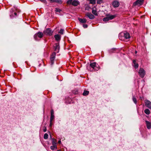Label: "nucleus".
I'll list each match as a JSON object with an SVG mask.
<instances>
[{
	"label": "nucleus",
	"instance_id": "obj_1",
	"mask_svg": "<svg viewBox=\"0 0 151 151\" xmlns=\"http://www.w3.org/2000/svg\"><path fill=\"white\" fill-rule=\"evenodd\" d=\"M119 39L122 40H123L124 38L126 39H128L130 37L129 34L126 32H124L119 34Z\"/></svg>",
	"mask_w": 151,
	"mask_h": 151
},
{
	"label": "nucleus",
	"instance_id": "obj_2",
	"mask_svg": "<svg viewBox=\"0 0 151 151\" xmlns=\"http://www.w3.org/2000/svg\"><path fill=\"white\" fill-rule=\"evenodd\" d=\"M89 68V69L88 67L87 68L90 71H93V70H98L99 69V66L98 65L97 66V65H96V63L95 62L90 63Z\"/></svg>",
	"mask_w": 151,
	"mask_h": 151
},
{
	"label": "nucleus",
	"instance_id": "obj_3",
	"mask_svg": "<svg viewBox=\"0 0 151 151\" xmlns=\"http://www.w3.org/2000/svg\"><path fill=\"white\" fill-rule=\"evenodd\" d=\"M79 2L77 0H68L67 1V4H71L74 6H77L79 4Z\"/></svg>",
	"mask_w": 151,
	"mask_h": 151
},
{
	"label": "nucleus",
	"instance_id": "obj_4",
	"mask_svg": "<svg viewBox=\"0 0 151 151\" xmlns=\"http://www.w3.org/2000/svg\"><path fill=\"white\" fill-rule=\"evenodd\" d=\"M115 17V15H108L107 17L104 18L103 20L104 22L108 21L114 19Z\"/></svg>",
	"mask_w": 151,
	"mask_h": 151
},
{
	"label": "nucleus",
	"instance_id": "obj_5",
	"mask_svg": "<svg viewBox=\"0 0 151 151\" xmlns=\"http://www.w3.org/2000/svg\"><path fill=\"white\" fill-rule=\"evenodd\" d=\"M43 36V34L42 32H38L36 33L34 35V38L35 40H38L37 37L39 38H41Z\"/></svg>",
	"mask_w": 151,
	"mask_h": 151
},
{
	"label": "nucleus",
	"instance_id": "obj_6",
	"mask_svg": "<svg viewBox=\"0 0 151 151\" xmlns=\"http://www.w3.org/2000/svg\"><path fill=\"white\" fill-rule=\"evenodd\" d=\"M139 74L141 77L143 78L145 76V72L143 68H141L139 70Z\"/></svg>",
	"mask_w": 151,
	"mask_h": 151
},
{
	"label": "nucleus",
	"instance_id": "obj_7",
	"mask_svg": "<svg viewBox=\"0 0 151 151\" xmlns=\"http://www.w3.org/2000/svg\"><path fill=\"white\" fill-rule=\"evenodd\" d=\"M55 52H54L51 55L50 58L51 65H52L54 63V60L55 58Z\"/></svg>",
	"mask_w": 151,
	"mask_h": 151
},
{
	"label": "nucleus",
	"instance_id": "obj_8",
	"mask_svg": "<svg viewBox=\"0 0 151 151\" xmlns=\"http://www.w3.org/2000/svg\"><path fill=\"white\" fill-rule=\"evenodd\" d=\"M53 32V31L50 28L47 29L44 31L45 34L49 36L52 35Z\"/></svg>",
	"mask_w": 151,
	"mask_h": 151
},
{
	"label": "nucleus",
	"instance_id": "obj_9",
	"mask_svg": "<svg viewBox=\"0 0 151 151\" xmlns=\"http://www.w3.org/2000/svg\"><path fill=\"white\" fill-rule=\"evenodd\" d=\"M144 0H137L134 3L133 5L134 6L138 5L139 6L142 4Z\"/></svg>",
	"mask_w": 151,
	"mask_h": 151
},
{
	"label": "nucleus",
	"instance_id": "obj_10",
	"mask_svg": "<svg viewBox=\"0 0 151 151\" xmlns=\"http://www.w3.org/2000/svg\"><path fill=\"white\" fill-rule=\"evenodd\" d=\"M54 51L55 52H59L60 47L59 44L58 43L55 44L54 45Z\"/></svg>",
	"mask_w": 151,
	"mask_h": 151
},
{
	"label": "nucleus",
	"instance_id": "obj_11",
	"mask_svg": "<svg viewBox=\"0 0 151 151\" xmlns=\"http://www.w3.org/2000/svg\"><path fill=\"white\" fill-rule=\"evenodd\" d=\"M86 15L91 19H93L95 17V16L91 13L87 12L86 14Z\"/></svg>",
	"mask_w": 151,
	"mask_h": 151
},
{
	"label": "nucleus",
	"instance_id": "obj_12",
	"mask_svg": "<svg viewBox=\"0 0 151 151\" xmlns=\"http://www.w3.org/2000/svg\"><path fill=\"white\" fill-rule=\"evenodd\" d=\"M145 103L146 106L150 109H151V102L147 100H145Z\"/></svg>",
	"mask_w": 151,
	"mask_h": 151
},
{
	"label": "nucleus",
	"instance_id": "obj_13",
	"mask_svg": "<svg viewBox=\"0 0 151 151\" xmlns=\"http://www.w3.org/2000/svg\"><path fill=\"white\" fill-rule=\"evenodd\" d=\"M119 5V3L117 1H114L113 2L112 5L114 7H118Z\"/></svg>",
	"mask_w": 151,
	"mask_h": 151
},
{
	"label": "nucleus",
	"instance_id": "obj_14",
	"mask_svg": "<svg viewBox=\"0 0 151 151\" xmlns=\"http://www.w3.org/2000/svg\"><path fill=\"white\" fill-rule=\"evenodd\" d=\"M97 9L95 7L93 8L92 10V13L95 16H97L98 14L97 12Z\"/></svg>",
	"mask_w": 151,
	"mask_h": 151
},
{
	"label": "nucleus",
	"instance_id": "obj_15",
	"mask_svg": "<svg viewBox=\"0 0 151 151\" xmlns=\"http://www.w3.org/2000/svg\"><path fill=\"white\" fill-rule=\"evenodd\" d=\"M145 122L147 129H150L151 128V122L147 121H146Z\"/></svg>",
	"mask_w": 151,
	"mask_h": 151
},
{
	"label": "nucleus",
	"instance_id": "obj_16",
	"mask_svg": "<svg viewBox=\"0 0 151 151\" xmlns=\"http://www.w3.org/2000/svg\"><path fill=\"white\" fill-rule=\"evenodd\" d=\"M15 16H17V13L16 12H14L13 11L10 12V16L11 18H12Z\"/></svg>",
	"mask_w": 151,
	"mask_h": 151
},
{
	"label": "nucleus",
	"instance_id": "obj_17",
	"mask_svg": "<svg viewBox=\"0 0 151 151\" xmlns=\"http://www.w3.org/2000/svg\"><path fill=\"white\" fill-rule=\"evenodd\" d=\"M54 37L55 39V40L58 41L60 40L61 37L60 35L58 34L54 36Z\"/></svg>",
	"mask_w": 151,
	"mask_h": 151
},
{
	"label": "nucleus",
	"instance_id": "obj_18",
	"mask_svg": "<svg viewBox=\"0 0 151 151\" xmlns=\"http://www.w3.org/2000/svg\"><path fill=\"white\" fill-rule=\"evenodd\" d=\"M78 20L81 23H84L86 22V19L83 18V19L79 18Z\"/></svg>",
	"mask_w": 151,
	"mask_h": 151
},
{
	"label": "nucleus",
	"instance_id": "obj_19",
	"mask_svg": "<svg viewBox=\"0 0 151 151\" xmlns=\"http://www.w3.org/2000/svg\"><path fill=\"white\" fill-rule=\"evenodd\" d=\"M134 65L133 66L135 68H137L138 67V64L136 63L135 60H133V61Z\"/></svg>",
	"mask_w": 151,
	"mask_h": 151
},
{
	"label": "nucleus",
	"instance_id": "obj_20",
	"mask_svg": "<svg viewBox=\"0 0 151 151\" xmlns=\"http://www.w3.org/2000/svg\"><path fill=\"white\" fill-rule=\"evenodd\" d=\"M52 145H57V140L56 139L53 138L52 139Z\"/></svg>",
	"mask_w": 151,
	"mask_h": 151
},
{
	"label": "nucleus",
	"instance_id": "obj_21",
	"mask_svg": "<svg viewBox=\"0 0 151 151\" xmlns=\"http://www.w3.org/2000/svg\"><path fill=\"white\" fill-rule=\"evenodd\" d=\"M63 2L61 0H54V3H57L59 4H61Z\"/></svg>",
	"mask_w": 151,
	"mask_h": 151
},
{
	"label": "nucleus",
	"instance_id": "obj_22",
	"mask_svg": "<svg viewBox=\"0 0 151 151\" xmlns=\"http://www.w3.org/2000/svg\"><path fill=\"white\" fill-rule=\"evenodd\" d=\"M50 149L52 150H54L55 149H57V145H52L50 147Z\"/></svg>",
	"mask_w": 151,
	"mask_h": 151
},
{
	"label": "nucleus",
	"instance_id": "obj_23",
	"mask_svg": "<svg viewBox=\"0 0 151 151\" xmlns=\"http://www.w3.org/2000/svg\"><path fill=\"white\" fill-rule=\"evenodd\" d=\"M144 112L147 114H149L150 113V111L148 109H145Z\"/></svg>",
	"mask_w": 151,
	"mask_h": 151
},
{
	"label": "nucleus",
	"instance_id": "obj_24",
	"mask_svg": "<svg viewBox=\"0 0 151 151\" xmlns=\"http://www.w3.org/2000/svg\"><path fill=\"white\" fill-rule=\"evenodd\" d=\"M89 91H84L83 93V95L84 96H86L88 95L89 93Z\"/></svg>",
	"mask_w": 151,
	"mask_h": 151
},
{
	"label": "nucleus",
	"instance_id": "obj_25",
	"mask_svg": "<svg viewBox=\"0 0 151 151\" xmlns=\"http://www.w3.org/2000/svg\"><path fill=\"white\" fill-rule=\"evenodd\" d=\"M90 3L93 4H94L96 3V0H90Z\"/></svg>",
	"mask_w": 151,
	"mask_h": 151
},
{
	"label": "nucleus",
	"instance_id": "obj_26",
	"mask_svg": "<svg viewBox=\"0 0 151 151\" xmlns=\"http://www.w3.org/2000/svg\"><path fill=\"white\" fill-rule=\"evenodd\" d=\"M132 100H133V102H134V103L135 104H136L137 103V101L136 99V98L134 97V96H133Z\"/></svg>",
	"mask_w": 151,
	"mask_h": 151
},
{
	"label": "nucleus",
	"instance_id": "obj_27",
	"mask_svg": "<svg viewBox=\"0 0 151 151\" xmlns=\"http://www.w3.org/2000/svg\"><path fill=\"white\" fill-rule=\"evenodd\" d=\"M54 118V115H51L50 118V121H52Z\"/></svg>",
	"mask_w": 151,
	"mask_h": 151
},
{
	"label": "nucleus",
	"instance_id": "obj_28",
	"mask_svg": "<svg viewBox=\"0 0 151 151\" xmlns=\"http://www.w3.org/2000/svg\"><path fill=\"white\" fill-rule=\"evenodd\" d=\"M48 137V134L47 133H45L44 136V139H47Z\"/></svg>",
	"mask_w": 151,
	"mask_h": 151
},
{
	"label": "nucleus",
	"instance_id": "obj_29",
	"mask_svg": "<svg viewBox=\"0 0 151 151\" xmlns=\"http://www.w3.org/2000/svg\"><path fill=\"white\" fill-rule=\"evenodd\" d=\"M102 0H97V4H100L102 2Z\"/></svg>",
	"mask_w": 151,
	"mask_h": 151
},
{
	"label": "nucleus",
	"instance_id": "obj_30",
	"mask_svg": "<svg viewBox=\"0 0 151 151\" xmlns=\"http://www.w3.org/2000/svg\"><path fill=\"white\" fill-rule=\"evenodd\" d=\"M64 32V30L63 29H61L59 32V33L61 34H63V33Z\"/></svg>",
	"mask_w": 151,
	"mask_h": 151
},
{
	"label": "nucleus",
	"instance_id": "obj_31",
	"mask_svg": "<svg viewBox=\"0 0 151 151\" xmlns=\"http://www.w3.org/2000/svg\"><path fill=\"white\" fill-rule=\"evenodd\" d=\"M41 2L44 3L45 4H47V2L46 0H40Z\"/></svg>",
	"mask_w": 151,
	"mask_h": 151
},
{
	"label": "nucleus",
	"instance_id": "obj_32",
	"mask_svg": "<svg viewBox=\"0 0 151 151\" xmlns=\"http://www.w3.org/2000/svg\"><path fill=\"white\" fill-rule=\"evenodd\" d=\"M55 11L56 12H60L61 11V10L59 9L56 8L55 9Z\"/></svg>",
	"mask_w": 151,
	"mask_h": 151
},
{
	"label": "nucleus",
	"instance_id": "obj_33",
	"mask_svg": "<svg viewBox=\"0 0 151 151\" xmlns=\"http://www.w3.org/2000/svg\"><path fill=\"white\" fill-rule=\"evenodd\" d=\"M48 1H49L50 3H54V0H47Z\"/></svg>",
	"mask_w": 151,
	"mask_h": 151
},
{
	"label": "nucleus",
	"instance_id": "obj_34",
	"mask_svg": "<svg viewBox=\"0 0 151 151\" xmlns=\"http://www.w3.org/2000/svg\"><path fill=\"white\" fill-rule=\"evenodd\" d=\"M54 111L53 109H52L51 111V115H54Z\"/></svg>",
	"mask_w": 151,
	"mask_h": 151
},
{
	"label": "nucleus",
	"instance_id": "obj_35",
	"mask_svg": "<svg viewBox=\"0 0 151 151\" xmlns=\"http://www.w3.org/2000/svg\"><path fill=\"white\" fill-rule=\"evenodd\" d=\"M83 27L84 28H86L88 27V25L86 24H83Z\"/></svg>",
	"mask_w": 151,
	"mask_h": 151
},
{
	"label": "nucleus",
	"instance_id": "obj_36",
	"mask_svg": "<svg viewBox=\"0 0 151 151\" xmlns=\"http://www.w3.org/2000/svg\"><path fill=\"white\" fill-rule=\"evenodd\" d=\"M47 131V129L46 127H44V128L43 129V131L44 132H46Z\"/></svg>",
	"mask_w": 151,
	"mask_h": 151
},
{
	"label": "nucleus",
	"instance_id": "obj_37",
	"mask_svg": "<svg viewBox=\"0 0 151 151\" xmlns=\"http://www.w3.org/2000/svg\"><path fill=\"white\" fill-rule=\"evenodd\" d=\"M52 125V121H50V127H51Z\"/></svg>",
	"mask_w": 151,
	"mask_h": 151
},
{
	"label": "nucleus",
	"instance_id": "obj_38",
	"mask_svg": "<svg viewBox=\"0 0 151 151\" xmlns=\"http://www.w3.org/2000/svg\"><path fill=\"white\" fill-rule=\"evenodd\" d=\"M61 142V141L60 140H59L58 141V143H60Z\"/></svg>",
	"mask_w": 151,
	"mask_h": 151
},
{
	"label": "nucleus",
	"instance_id": "obj_39",
	"mask_svg": "<svg viewBox=\"0 0 151 151\" xmlns=\"http://www.w3.org/2000/svg\"><path fill=\"white\" fill-rule=\"evenodd\" d=\"M135 54H136L137 53V51H135Z\"/></svg>",
	"mask_w": 151,
	"mask_h": 151
},
{
	"label": "nucleus",
	"instance_id": "obj_40",
	"mask_svg": "<svg viewBox=\"0 0 151 151\" xmlns=\"http://www.w3.org/2000/svg\"><path fill=\"white\" fill-rule=\"evenodd\" d=\"M115 50V49H112V50Z\"/></svg>",
	"mask_w": 151,
	"mask_h": 151
},
{
	"label": "nucleus",
	"instance_id": "obj_41",
	"mask_svg": "<svg viewBox=\"0 0 151 151\" xmlns=\"http://www.w3.org/2000/svg\"><path fill=\"white\" fill-rule=\"evenodd\" d=\"M57 151H61L60 150H57Z\"/></svg>",
	"mask_w": 151,
	"mask_h": 151
}]
</instances>
